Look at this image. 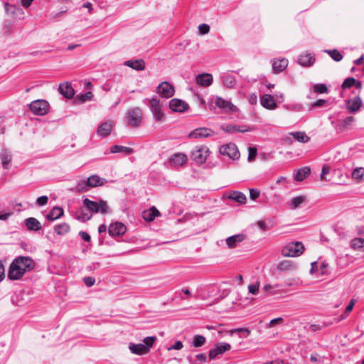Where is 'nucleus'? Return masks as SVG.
Instances as JSON below:
<instances>
[{"label": "nucleus", "instance_id": "nucleus-1", "mask_svg": "<svg viewBox=\"0 0 364 364\" xmlns=\"http://www.w3.org/2000/svg\"><path fill=\"white\" fill-rule=\"evenodd\" d=\"M36 263L30 257L19 256L11 264L8 277L11 280L20 279L26 272L35 268Z\"/></svg>", "mask_w": 364, "mask_h": 364}, {"label": "nucleus", "instance_id": "nucleus-2", "mask_svg": "<svg viewBox=\"0 0 364 364\" xmlns=\"http://www.w3.org/2000/svg\"><path fill=\"white\" fill-rule=\"evenodd\" d=\"M83 205L92 213H97L100 212L102 214H107L109 212V206L107 203L103 200H100L98 203L95 201H92L88 198H85L83 200Z\"/></svg>", "mask_w": 364, "mask_h": 364}, {"label": "nucleus", "instance_id": "nucleus-3", "mask_svg": "<svg viewBox=\"0 0 364 364\" xmlns=\"http://www.w3.org/2000/svg\"><path fill=\"white\" fill-rule=\"evenodd\" d=\"M304 246L301 242H290L284 246L282 254L284 257H296L304 252Z\"/></svg>", "mask_w": 364, "mask_h": 364}, {"label": "nucleus", "instance_id": "nucleus-4", "mask_svg": "<svg viewBox=\"0 0 364 364\" xmlns=\"http://www.w3.org/2000/svg\"><path fill=\"white\" fill-rule=\"evenodd\" d=\"M208 155V149L205 146H196L191 151V159L198 164H203Z\"/></svg>", "mask_w": 364, "mask_h": 364}, {"label": "nucleus", "instance_id": "nucleus-5", "mask_svg": "<svg viewBox=\"0 0 364 364\" xmlns=\"http://www.w3.org/2000/svg\"><path fill=\"white\" fill-rule=\"evenodd\" d=\"M143 112L139 107H134L127 112L128 124L132 127H138L142 119Z\"/></svg>", "mask_w": 364, "mask_h": 364}, {"label": "nucleus", "instance_id": "nucleus-6", "mask_svg": "<svg viewBox=\"0 0 364 364\" xmlns=\"http://www.w3.org/2000/svg\"><path fill=\"white\" fill-rule=\"evenodd\" d=\"M49 108V104L43 100H37L32 102L30 105L31 110L36 115L46 114Z\"/></svg>", "mask_w": 364, "mask_h": 364}, {"label": "nucleus", "instance_id": "nucleus-7", "mask_svg": "<svg viewBox=\"0 0 364 364\" xmlns=\"http://www.w3.org/2000/svg\"><path fill=\"white\" fill-rule=\"evenodd\" d=\"M220 153L223 155L228 156L232 159H238L240 156L237 147L234 144H228L221 146L220 148Z\"/></svg>", "mask_w": 364, "mask_h": 364}, {"label": "nucleus", "instance_id": "nucleus-8", "mask_svg": "<svg viewBox=\"0 0 364 364\" xmlns=\"http://www.w3.org/2000/svg\"><path fill=\"white\" fill-rule=\"evenodd\" d=\"M175 92V89L169 82L165 81L161 82L157 87V93L164 98L171 97Z\"/></svg>", "mask_w": 364, "mask_h": 364}, {"label": "nucleus", "instance_id": "nucleus-9", "mask_svg": "<svg viewBox=\"0 0 364 364\" xmlns=\"http://www.w3.org/2000/svg\"><path fill=\"white\" fill-rule=\"evenodd\" d=\"M151 112H153L156 119L161 122L164 119V115L161 110V105L159 100L152 98L149 100Z\"/></svg>", "mask_w": 364, "mask_h": 364}, {"label": "nucleus", "instance_id": "nucleus-10", "mask_svg": "<svg viewBox=\"0 0 364 364\" xmlns=\"http://www.w3.org/2000/svg\"><path fill=\"white\" fill-rule=\"evenodd\" d=\"M231 346L227 343H218L215 344V348L211 349L209 352V358L213 360L217 355L224 353L225 351L230 350Z\"/></svg>", "mask_w": 364, "mask_h": 364}, {"label": "nucleus", "instance_id": "nucleus-11", "mask_svg": "<svg viewBox=\"0 0 364 364\" xmlns=\"http://www.w3.org/2000/svg\"><path fill=\"white\" fill-rule=\"evenodd\" d=\"M215 103L218 107L223 109L228 113H233L237 111L235 105L222 97H217Z\"/></svg>", "mask_w": 364, "mask_h": 364}, {"label": "nucleus", "instance_id": "nucleus-12", "mask_svg": "<svg viewBox=\"0 0 364 364\" xmlns=\"http://www.w3.org/2000/svg\"><path fill=\"white\" fill-rule=\"evenodd\" d=\"M169 107L176 112H183L189 109L186 102L177 98H173L169 102Z\"/></svg>", "mask_w": 364, "mask_h": 364}, {"label": "nucleus", "instance_id": "nucleus-13", "mask_svg": "<svg viewBox=\"0 0 364 364\" xmlns=\"http://www.w3.org/2000/svg\"><path fill=\"white\" fill-rule=\"evenodd\" d=\"M126 230V226L119 222L111 224L108 228V232L111 236H119L124 234Z\"/></svg>", "mask_w": 364, "mask_h": 364}, {"label": "nucleus", "instance_id": "nucleus-14", "mask_svg": "<svg viewBox=\"0 0 364 364\" xmlns=\"http://www.w3.org/2000/svg\"><path fill=\"white\" fill-rule=\"evenodd\" d=\"M5 11L7 15L13 18H18L23 14L22 9L9 4H4Z\"/></svg>", "mask_w": 364, "mask_h": 364}, {"label": "nucleus", "instance_id": "nucleus-15", "mask_svg": "<svg viewBox=\"0 0 364 364\" xmlns=\"http://www.w3.org/2000/svg\"><path fill=\"white\" fill-rule=\"evenodd\" d=\"M314 62L315 58L314 55L308 52L301 53L299 57V63L304 67H310Z\"/></svg>", "mask_w": 364, "mask_h": 364}, {"label": "nucleus", "instance_id": "nucleus-16", "mask_svg": "<svg viewBox=\"0 0 364 364\" xmlns=\"http://www.w3.org/2000/svg\"><path fill=\"white\" fill-rule=\"evenodd\" d=\"M362 106V100L359 97H355L346 102V108L349 112L353 113L360 109Z\"/></svg>", "mask_w": 364, "mask_h": 364}, {"label": "nucleus", "instance_id": "nucleus-17", "mask_svg": "<svg viewBox=\"0 0 364 364\" xmlns=\"http://www.w3.org/2000/svg\"><path fill=\"white\" fill-rule=\"evenodd\" d=\"M187 156L182 153L174 154L169 160V164L171 166H181L186 164Z\"/></svg>", "mask_w": 364, "mask_h": 364}, {"label": "nucleus", "instance_id": "nucleus-18", "mask_svg": "<svg viewBox=\"0 0 364 364\" xmlns=\"http://www.w3.org/2000/svg\"><path fill=\"white\" fill-rule=\"evenodd\" d=\"M113 126L114 122L112 121L104 122L98 127L97 132L100 136L102 137L107 136L110 134Z\"/></svg>", "mask_w": 364, "mask_h": 364}, {"label": "nucleus", "instance_id": "nucleus-19", "mask_svg": "<svg viewBox=\"0 0 364 364\" xmlns=\"http://www.w3.org/2000/svg\"><path fill=\"white\" fill-rule=\"evenodd\" d=\"M58 91L68 99L72 98L75 95L74 89L68 82L60 84L58 87Z\"/></svg>", "mask_w": 364, "mask_h": 364}, {"label": "nucleus", "instance_id": "nucleus-20", "mask_svg": "<svg viewBox=\"0 0 364 364\" xmlns=\"http://www.w3.org/2000/svg\"><path fill=\"white\" fill-rule=\"evenodd\" d=\"M213 76L209 73L199 74L196 77V82L203 87H208L213 83Z\"/></svg>", "mask_w": 364, "mask_h": 364}, {"label": "nucleus", "instance_id": "nucleus-21", "mask_svg": "<svg viewBox=\"0 0 364 364\" xmlns=\"http://www.w3.org/2000/svg\"><path fill=\"white\" fill-rule=\"evenodd\" d=\"M107 183V180L105 178H101L97 175H92L90 176L85 184L87 186L95 188L97 186H101L105 185Z\"/></svg>", "mask_w": 364, "mask_h": 364}, {"label": "nucleus", "instance_id": "nucleus-22", "mask_svg": "<svg viewBox=\"0 0 364 364\" xmlns=\"http://www.w3.org/2000/svg\"><path fill=\"white\" fill-rule=\"evenodd\" d=\"M160 212L155 206H152L148 210H145L142 212V218L146 222L153 221L156 217L159 216Z\"/></svg>", "mask_w": 364, "mask_h": 364}, {"label": "nucleus", "instance_id": "nucleus-23", "mask_svg": "<svg viewBox=\"0 0 364 364\" xmlns=\"http://www.w3.org/2000/svg\"><path fill=\"white\" fill-rule=\"evenodd\" d=\"M124 65L132 68L134 70L141 71L145 69V62L143 59L129 60L124 63Z\"/></svg>", "mask_w": 364, "mask_h": 364}, {"label": "nucleus", "instance_id": "nucleus-24", "mask_svg": "<svg viewBox=\"0 0 364 364\" xmlns=\"http://www.w3.org/2000/svg\"><path fill=\"white\" fill-rule=\"evenodd\" d=\"M260 102L264 108L268 109H274L277 107V104L271 95H264L261 97Z\"/></svg>", "mask_w": 364, "mask_h": 364}, {"label": "nucleus", "instance_id": "nucleus-25", "mask_svg": "<svg viewBox=\"0 0 364 364\" xmlns=\"http://www.w3.org/2000/svg\"><path fill=\"white\" fill-rule=\"evenodd\" d=\"M246 238L244 234H237L230 236L226 239V244L230 248H234L237 246V244L242 242Z\"/></svg>", "mask_w": 364, "mask_h": 364}, {"label": "nucleus", "instance_id": "nucleus-26", "mask_svg": "<svg viewBox=\"0 0 364 364\" xmlns=\"http://www.w3.org/2000/svg\"><path fill=\"white\" fill-rule=\"evenodd\" d=\"M129 348L132 353L136 355H144L148 353V348L141 343L134 344L131 343H129Z\"/></svg>", "mask_w": 364, "mask_h": 364}, {"label": "nucleus", "instance_id": "nucleus-27", "mask_svg": "<svg viewBox=\"0 0 364 364\" xmlns=\"http://www.w3.org/2000/svg\"><path fill=\"white\" fill-rule=\"evenodd\" d=\"M213 132L207 128H198L195 129L189 134L191 138L208 137L211 135Z\"/></svg>", "mask_w": 364, "mask_h": 364}, {"label": "nucleus", "instance_id": "nucleus-28", "mask_svg": "<svg viewBox=\"0 0 364 364\" xmlns=\"http://www.w3.org/2000/svg\"><path fill=\"white\" fill-rule=\"evenodd\" d=\"M287 65L288 60L286 58L277 60L272 63V68L277 73L284 71L287 68Z\"/></svg>", "mask_w": 364, "mask_h": 364}, {"label": "nucleus", "instance_id": "nucleus-29", "mask_svg": "<svg viewBox=\"0 0 364 364\" xmlns=\"http://www.w3.org/2000/svg\"><path fill=\"white\" fill-rule=\"evenodd\" d=\"M310 173V167L304 166L297 170L296 174L294 175V179L296 181H302L304 179H305L307 176H309Z\"/></svg>", "mask_w": 364, "mask_h": 364}, {"label": "nucleus", "instance_id": "nucleus-30", "mask_svg": "<svg viewBox=\"0 0 364 364\" xmlns=\"http://www.w3.org/2000/svg\"><path fill=\"white\" fill-rule=\"evenodd\" d=\"M25 224L28 230L37 231L41 229L40 222L35 218H29L25 220Z\"/></svg>", "mask_w": 364, "mask_h": 364}, {"label": "nucleus", "instance_id": "nucleus-31", "mask_svg": "<svg viewBox=\"0 0 364 364\" xmlns=\"http://www.w3.org/2000/svg\"><path fill=\"white\" fill-rule=\"evenodd\" d=\"M63 209L60 207H54L50 213L46 215L48 220H54L60 218L63 215Z\"/></svg>", "mask_w": 364, "mask_h": 364}, {"label": "nucleus", "instance_id": "nucleus-32", "mask_svg": "<svg viewBox=\"0 0 364 364\" xmlns=\"http://www.w3.org/2000/svg\"><path fill=\"white\" fill-rule=\"evenodd\" d=\"M229 198L240 204H245L247 200L245 195L240 191H232L229 196Z\"/></svg>", "mask_w": 364, "mask_h": 364}, {"label": "nucleus", "instance_id": "nucleus-33", "mask_svg": "<svg viewBox=\"0 0 364 364\" xmlns=\"http://www.w3.org/2000/svg\"><path fill=\"white\" fill-rule=\"evenodd\" d=\"M277 268L279 271L285 272V271H290L295 268L294 264L289 260H284L280 262L277 266Z\"/></svg>", "mask_w": 364, "mask_h": 364}, {"label": "nucleus", "instance_id": "nucleus-34", "mask_svg": "<svg viewBox=\"0 0 364 364\" xmlns=\"http://www.w3.org/2000/svg\"><path fill=\"white\" fill-rule=\"evenodd\" d=\"M290 134L292 135L296 141L301 143H306L310 140V137L304 132H291Z\"/></svg>", "mask_w": 364, "mask_h": 364}, {"label": "nucleus", "instance_id": "nucleus-35", "mask_svg": "<svg viewBox=\"0 0 364 364\" xmlns=\"http://www.w3.org/2000/svg\"><path fill=\"white\" fill-rule=\"evenodd\" d=\"M70 230V225L65 223L58 224L55 227V231L59 235L67 234L69 232Z\"/></svg>", "mask_w": 364, "mask_h": 364}, {"label": "nucleus", "instance_id": "nucleus-36", "mask_svg": "<svg viewBox=\"0 0 364 364\" xmlns=\"http://www.w3.org/2000/svg\"><path fill=\"white\" fill-rule=\"evenodd\" d=\"M112 153H119V152H124L127 154H131L133 153V149L130 147L114 145L112 146L110 149Z\"/></svg>", "mask_w": 364, "mask_h": 364}, {"label": "nucleus", "instance_id": "nucleus-37", "mask_svg": "<svg viewBox=\"0 0 364 364\" xmlns=\"http://www.w3.org/2000/svg\"><path fill=\"white\" fill-rule=\"evenodd\" d=\"M76 219L82 222H87L92 218V214H88L85 212L83 208H81L76 213Z\"/></svg>", "mask_w": 364, "mask_h": 364}, {"label": "nucleus", "instance_id": "nucleus-38", "mask_svg": "<svg viewBox=\"0 0 364 364\" xmlns=\"http://www.w3.org/2000/svg\"><path fill=\"white\" fill-rule=\"evenodd\" d=\"M1 159L2 166L4 168H8V166L11 161V155L7 151H4L1 154Z\"/></svg>", "mask_w": 364, "mask_h": 364}, {"label": "nucleus", "instance_id": "nucleus-39", "mask_svg": "<svg viewBox=\"0 0 364 364\" xmlns=\"http://www.w3.org/2000/svg\"><path fill=\"white\" fill-rule=\"evenodd\" d=\"M350 246L353 250H359L364 247V239L363 238H354L351 240Z\"/></svg>", "mask_w": 364, "mask_h": 364}, {"label": "nucleus", "instance_id": "nucleus-40", "mask_svg": "<svg viewBox=\"0 0 364 364\" xmlns=\"http://www.w3.org/2000/svg\"><path fill=\"white\" fill-rule=\"evenodd\" d=\"M328 54L336 62L343 59L342 54L336 49L326 50Z\"/></svg>", "mask_w": 364, "mask_h": 364}, {"label": "nucleus", "instance_id": "nucleus-41", "mask_svg": "<svg viewBox=\"0 0 364 364\" xmlns=\"http://www.w3.org/2000/svg\"><path fill=\"white\" fill-rule=\"evenodd\" d=\"M205 338L200 335H196L193 337V346L196 348L200 347L204 345Z\"/></svg>", "mask_w": 364, "mask_h": 364}, {"label": "nucleus", "instance_id": "nucleus-42", "mask_svg": "<svg viewBox=\"0 0 364 364\" xmlns=\"http://www.w3.org/2000/svg\"><path fill=\"white\" fill-rule=\"evenodd\" d=\"M306 200V196H299L292 198L291 204L294 209H296L299 207V205L303 203Z\"/></svg>", "mask_w": 364, "mask_h": 364}, {"label": "nucleus", "instance_id": "nucleus-43", "mask_svg": "<svg viewBox=\"0 0 364 364\" xmlns=\"http://www.w3.org/2000/svg\"><path fill=\"white\" fill-rule=\"evenodd\" d=\"M364 176V168H357L352 173V177L355 180L360 181Z\"/></svg>", "mask_w": 364, "mask_h": 364}, {"label": "nucleus", "instance_id": "nucleus-44", "mask_svg": "<svg viewBox=\"0 0 364 364\" xmlns=\"http://www.w3.org/2000/svg\"><path fill=\"white\" fill-rule=\"evenodd\" d=\"M355 82H356V80L353 77H350L346 78L343 81L341 87L343 90H346V89L350 88L352 86H353L354 84H355Z\"/></svg>", "mask_w": 364, "mask_h": 364}, {"label": "nucleus", "instance_id": "nucleus-45", "mask_svg": "<svg viewBox=\"0 0 364 364\" xmlns=\"http://www.w3.org/2000/svg\"><path fill=\"white\" fill-rule=\"evenodd\" d=\"M93 97V94L92 92H87L85 94H80L76 97V99L78 100L80 102H85L87 100H92Z\"/></svg>", "mask_w": 364, "mask_h": 364}, {"label": "nucleus", "instance_id": "nucleus-46", "mask_svg": "<svg viewBox=\"0 0 364 364\" xmlns=\"http://www.w3.org/2000/svg\"><path fill=\"white\" fill-rule=\"evenodd\" d=\"M314 91L317 93H326L328 87L325 84H316L314 85Z\"/></svg>", "mask_w": 364, "mask_h": 364}, {"label": "nucleus", "instance_id": "nucleus-47", "mask_svg": "<svg viewBox=\"0 0 364 364\" xmlns=\"http://www.w3.org/2000/svg\"><path fill=\"white\" fill-rule=\"evenodd\" d=\"M156 340V337L155 336H148L144 339V345L145 346V347L148 348V352L150 350V348L153 346Z\"/></svg>", "mask_w": 364, "mask_h": 364}, {"label": "nucleus", "instance_id": "nucleus-48", "mask_svg": "<svg viewBox=\"0 0 364 364\" xmlns=\"http://www.w3.org/2000/svg\"><path fill=\"white\" fill-rule=\"evenodd\" d=\"M259 284L260 283L259 281L255 284H250L248 286L249 292L254 295L257 294L259 292Z\"/></svg>", "mask_w": 364, "mask_h": 364}, {"label": "nucleus", "instance_id": "nucleus-49", "mask_svg": "<svg viewBox=\"0 0 364 364\" xmlns=\"http://www.w3.org/2000/svg\"><path fill=\"white\" fill-rule=\"evenodd\" d=\"M249 154H248V161H253L257 154V149L256 147H250L248 149Z\"/></svg>", "mask_w": 364, "mask_h": 364}, {"label": "nucleus", "instance_id": "nucleus-50", "mask_svg": "<svg viewBox=\"0 0 364 364\" xmlns=\"http://www.w3.org/2000/svg\"><path fill=\"white\" fill-rule=\"evenodd\" d=\"M224 85L229 88H232L235 85V78L232 76H227L224 80Z\"/></svg>", "mask_w": 364, "mask_h": 364}, {"label": "nucleus", "instance_id": "nucleus-51", "mask_svg": "<svg viewBox=\"0 0 364 364\" xmlns=\"http://www.w3.org/2000/svg\"><path fill=\"white\" fill-rule=\"evenodd\" d=\"M354 122L353 117H348L346 119L341 120L340 124L343 128H346L348 125L351 124Z\"/></svg>", "mask_w": 364, "mask_h": 364}, {"label": "nucleus", "instance_id": "nucleus-52", "mask_svg": "<svg viewBox=\"0 0 364 364\" xmlns=\"http://www.w3.org/2000/svg\"><path fill=\"white\" fill-rule=\"evenodd\" d=\"M330 172V167L328 165H323L321 170V180L322 181H326V178H325V176L329 173Z\"/></svg>", "mask_w": 364, "mask_h": 364}, {"label": "nucleus", "instance_id": "nucleus-53", "mask_svg": "<svg viewBox=\"0 0 364 364\" xmlns=\"http://www.w3.org/2000/svg\"><path fill=\"white\" fill-rule=\"evenodd\" d=\"M48 198L46 196H42L37 198L36 203L40 206L46 205L48 203Z\"/></svg>", "mask_w": 364, "mask_h": 364}, {"label": "nucleus", "instance_id": "nucleus-54", "mask_svg": "<svg viewBox=\"0 0 364 364\" xmlns=\"http://www.w3.org/2000/svg\"><path fill=\"white\" fill-rule=\"evenodd\" d=\"M260 195V192L259 191L257 190V189H254V188H250V198L255 200H256L257 198H259Z\"/></svg>", "mask_w": 364, "mask_h": 364}, {"label": "nucleus", "instance_id": "nucleus-55", "mask_svg": "<svg viewBox=\"0 0 364 364\" xmlns=\"http://www.w3.org/2000/svg\"><path fill=\"white\" fill-rule=\"evenodd\" d=\"M183 347V344L181 341H176L172 346L171 347H168L167 348L168 350H181L182 349Z\"/></svg>", "mask_w": 364, "mask_h": 364}, {"label": "nucleus", "instance_id": "nucleus-56", "mask_svg": "<svg viewBox=\"0 0 364 364\" xmlns=\"http://www.w3.org/2000/svg\"><path fill=\"white\" fill-rule=\"evenodd\" d=\"M201 34H206L210 31V26L208 24L202 23L198 26Z\"/></svg>", "mask_w": 364, "mask_h": 364}, {"label": "nucleus", "instance_id": "nucleus-57", "mask_svg": "<svg viewBox=\"0 0 364 364\" xmlns=\"http://www.w3.org/2000/svg\"><path fill=\"white\" fill-rule=\"evenodd\" d=\"M84 282L87 287H92L95 282V279L92 277H86L84 278Z\"/></svg>", "mask_w": 364, "mask_h": 364}, {"label": "nucleus", "instance_id": "nucleus-58", "mask_svg": "<svg viewBox=\"0 0 364 364\" xmlns=\"http://www.w3.org/2000/svg\"><path fill=\"white\" fill-rule=\"evenodd\" d=\"M225 131L228 132H244L247 131V129L242 130V129H237V127H235V126H231V127H228L227 129H225Z\"/></svg>", "mask_w": 364, "mask_h": 364}, {"label": "nucleus", "instance_id": "nucleus-59", "mask_svg": "<svg viewBox=\"0 0 364 364\" xmlns=\"http://www.w3.org/2000/svg\"><path fill=\"white\" fill-rule=\"evenodd\" d=\"M354 305H355V301L353 299H351L350 303L346 308L345 313L349 314L353 310Z\"/></svg>", "mask_w": 364, "mask_h": 364}, {"label": "nucleus", "instance_id": "nucleus-60", "mask_svg": "<svg viewBox=\"0 0 364 364\" xmlns=\"http://www.w3.org/2000/svg\"><path fill=\"white\" fill-rule=\"evenodd\" d=\"M80 235L81 236V237L86 242H90V236L88 233H87L86 232H84V231H81L80 232Z\"/></svg>", "mask_w": 364, "mask_h": 364}, {"label": "nucleus", "instance_id": "nucleus-61", "mask_svg": "<svg viewBox=\"0 0 364 364\" xmlns=\"http://www.w3.org/2000/svg\"><path fill=\"white\" fill-rule=\"evenodd\" d=\"M5 270L2 261L0 260V282L5 278Z\"/></svg>", "mask_w": 364, "mask_h": 364}, {"label": "nucleus", "instance_id": "nucleus-62", "mask_svg": "<svg viewBox=\"0 0 364 364\" xmlns=\"http://www.w3.org/2000/svg\"><path fill=\"white\" fill-rule=\"evenodd\" d=\"M321 360V356L317 353L311 354L310 356V360L312 363L318 362Z\"/></svg>", "mask_w": 364, "mask_h": 364}, {"label": "nucleus", "instance_id": "nucleus-63", "mask_svg": "<svg viewBox=\"0 0 364 364\" xmlns=\"http://www.w3.org/2000/svg\"><path fill=\"white\" fill-rule=\"evenodd\" d=\"M326 104V101L325 100H318L316 102L312 104L313 107H322Z\"/></svg>", "mask_w": 364, "mask_h": 364}, {"label": "nucleus", "instance_id": "nucleus-64", "mask_svg": "<svg viewBox=\"0 0 364 364\" xmlns=\"http://www.w3.org/2000/svg\"><path fill=\"white\" fill-rule=\"evenodd\" d=\"M263 364H284V362L282 360H275L269 362H266Z\"/></svg>", "mask_w": 364, "mask_h": 364}]
</instances>
